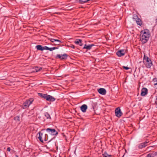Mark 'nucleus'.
Wrapping results in <instances>:
<instances>
[{
    "mask_svg": "<svg viewBox=\"0 0 157 157\" xmlns=\"http://www.w3.org/2000/svg\"><path fill=\"white\" fill-rule=\"evenodd\" d=\"M140 40L143 43H145L148 40L150 34L148 30L145 29L141 31L140 34Z\"/></svg>",
    "mask_w": 157,
    "mask_h": 157,
    "instance_id": "obj_1",
    "label": "nucleus"
},
{
    "mask_svg": "<svg viewBox=\"0 0 157 157\" xmlns=\"http://www.w3.org/2000/svg\"><path fill=\"white\" fill-rule=\"evenodd\" d=\"M143 62L147 68H150L152 64L151 59L148 57L146 56L145 55L144 56Z\"/></svg>",
    "mask_w": 157,
    "mask_h": 157,
    "instance_id": "obj_2",
    "label": "nucleus"
},
{
    "mask_svg": "<svg viewBox=\"0 0 157 157\" xmlns=\"http://www.w3.org/2000/svg\"><path fill=\"white\" fill-rule=\"evenodd\" d=\"M38 133L39 136L38 137V138L41 142L43 143L44 140L45 141L48 140V139L46 137V136H48V135L47 134H44L40 132H39Z\"/></svg>",
    "mask_w": 157,
    "mask_h": 157,
    "instance_id": "obj_3",
    "label": "nucleus"
},
{
    "mask_svg": "<svg viewBox=\"0 0 157 157\" xmlns=\"http://www.w3.org/2000/svg\"><path fill=\"white\" fill-rule=\"evenodd\" d=\"M33 101V98H30L28 100H26L23 104L22 107L23 109H26L28 107L29 105H31Z\"/></svg>",
    "mask_w": 157,
    "mask_h": 157,
    "instance_id": "obj_4",
    "label": "nucleus"
},
{
    "mask_svg": "<svg viewBox=\"0 0 157 157\" xmlns=\"http://www.w3.org/2000/svg\"><path fill=\"white\" fill-rule=\"evenodd\" d=\"M47 132L52 135H56L58 134V132L55 129L48 128L46 129Z\"/></svg>",
    "mask_w": 157,
    "mask_h": 157,
    "instance_id": "obj_5",
    "label": "nucleus"
},
{
    "mask_svg": "<svg viewBox=\"0 0 157 157\" xmlns=\"http://www.w3.org/2000/svg\"><path fill=\"white\" fill-rule=\"evenodd\" d=\"M50 41L52 43V45H59L61 43V41L57 39H54L51 38L49 39Z\"/></svg>",
    "mask_w": 157,
    "mask_h": 157,
    "instance_id": "obj_6",
    "label": "nucleus"
},
{
    "mask_svg": "<svg viewBox=\"0 0 157 157\" xmlns=\"http://www.w3.org/2000/svg\"><path fill=\"white\" fill-rule=\"evenodd\" d=\"M133 19L136 22V23L139 25L141 26L142 25V22L141 20L138 18L137 15H134L133 16Z\"/></svg>",
    "mask_w": 157,
    "mask_h": 157,
    "instance_id": "obj_7",
    "label": "nucleus"
},
{
    "mask_svg": "<svg viewBox=\"0 0 157 157\" xmlns=\"http://www.w3.org/2000/svg\"><path fill=\"white\" fill-rule=\"evenodd\" d=\"M68 56V55L66 54H64L63 55L57 54L56 58L60 59L61 60L66 59Z\"/></svg>",
    "mask_w": 157,
    "mask_h": 157,
    "instance_id": "obj_8",
    "label": "nucleus"
},
{
    "mask_svg": "<svg viewBox=\"0 0 157 157\" xmlns=\"http://www.w3.org/2000/svg\"><path fill=\"white\" fill-rule=\"evenodd\" d=\"M115 113L116 116L119 117H121L122 115V113L119 107H118L115 110Z\"/></svg>",
    "mask_w": 157,
    "mask_h": 157,
    "instance_id": "obj_9",
    "label": "nucleus"
},
{
    "mask_svg": "<svg viewBox=\"0 0 157 157\" xmlns=\"http://www.w3.org/2000/svg\"><path fill=\"white\" fill-rule=\"evenodd\" d=\"M125 52L124 50H120L117 52L116 54L118 56L121 57L124 56Z\"/></svg>",
    "mask_w": 157,
    "mask_h": 157,
    "instance_id": "obj_10",
    "label": "nucleus"
},
{
    "mask_svg": "<svg viewBox=\"0 0 157 157\" xmlns=\"http://www.w3.org/2000/svg\"><path fill=\"white\" fill-rule=\"evenodd\" d=\"M148 141H146L144 143H141L138 146V147L139 149H142L144 147H145L147 145V144L148 143Z\"/></svg>",
    "mask_w": 157,
    "mask_h": 157,
    "instance_id": "obj_11",
    "label": "nucleus"
},
{
    "mask_svg": "<svg viewBox=\"0 0 157 157\" xmlns=\"http://www.w3.org/2000/svg\"><path fill=\"white\" fill-rule=\"evenodd\" d=\"M98 91L100 94L102 95H105L106 93V90L104 88H100L98 89Z\"/></svg>",
    "mask_w": 157,
    "mask_h": 157,
    "instance_id": "obj_12",
    "label": "nucleus"
},
{
    "mask_svg": "<svg viewBox=\"0 0 157 157\" xmlns=\"http://www.w3.org/2000/svg\"><path fill=\"white\" fill-rule=\"evenodd\" d=\"M147 93V89L146 88H143L141 90V95L142 96H144Z\"/></svg>",
    "mask_w": 157,
    "mask_h": 157,
    "instance_id": "obj_13",
    "label": "nucleus"
},
{
    "mask_svg": "<svg viewBox=\"0 0 157 157\" xmlns=\"http://www.w3.org/2000/svg\"><path fill=\"white\" fill-rule=\"evenodd\" d=\"M87 106L86 105L84 104L82 105L81 107V109L83 112H85L87 109Z\"/></svg>",
    "mask_w": 157,
    "mask_h": 157,
    "instance_id": "obj_14",
    "label": "nucleus"
},
{
    "mask_svg": "<svg viewBox=\"0 0 157 157\" xmlns=\"http://www.w3.org/2000/svg\"><path fill=\"white\" fill-rule=\"evenodd\" d=\"M46 100L49 101H55V98L52 96L48 95Z\"/></svg>",
    "mask_w": 157,
    "mask_h": 157,
    "instance_id": "obj_15",
    "label": "nucleus"
},
{
    "mask_svg": "<svg viewBox=\"0 0 157 157\" xmlns=\"http://www.w3.org/2000/svg\"><path fill=\"white\" fill-rule=\"evenodd\" d=\"M94 45V44H91L88 45L85 44L84 45V47L83 48V49L86 48L88 50H90L91 48Z\"/></svg>",
    "mask_w": 157,
    "mask_h": 157,
    "instance_id": "obj_16",
    "label": "nucleus"
},
{
    "mask_svg": "<svg viewBox=\"0 0 157 157\" xmlns=\"http://www.w3.org/2000/svg\"><path fill=\"white\" fill-rule=\"evenodd\" d=\"M38 95L42 98H43L44 99L47 100V98L48 95L47 94H44L42 93H39L38 94Z\"/></svg>",
    "mask_w": 157,
    "mask_h": 157,
    "instance_id": "obj_17",
    "label": "nucleus"
},
{
    "mask_svg": "<svg viewBox=\"0 0 157 157\" xmlns=\"http://www.w3.org/2000/svg\"><path fill=\"white\" fill-rule=\"evenodd\" d=\"M36 48L38 50L42 51L43 50V47H42L41 45H37L36 46Z\"/></svg>",
    "mask_w": 157,
    "mask_h": 157,
    "instance_id": "obj_18",
    "label": "nucleus"
},
{
    "mask_svg": "<svg viewBox=\"0 0 157 157\" xmlns=\"http://www.w3.org/2000/svg\"><path fill=\"white\" fill-rule=\"evenodd\" d=\"M153 81L154 82L155 87L157 89V78H154L153 79Z\"/></svg>",
    "mask_w": 157,
    "mask_h": 157,
    "instance_id": "obj_19",
    "label": "nucleus"
},
{
    "mask_svg": "<svg viewBox=\"0 0 157 157\" xmlns=\"http://www.w3.org/2000/svg\"><path fill=\"white\" fill-rule=\"evenodd\" d=\"M103 157H111L112 155H109L107 154L106 152H105L102 154Z\"/></svg>",
    "mask_w": 157,
    "mask_h": 157,
    "instance_id": "obj_20",
    "label": "nucleus"
},
{
    "mask_svg": "<svg viewBox=\"0 0 157 157\" xmlns=\"http://www.w3.org/2000/svg\"><path fill=\"white\" fill-rule=\"evenodd\" d=\"M44 115L47 119H51L50 115L47 112H46L44 113Z\"/></svg>",
    "mask_w": 157,
    "mask_h": 157,
    "instance_id": "obj_21",
    "label": "nucleus"
},
{
    "mask_svg": "<svg viewBox=\"0 0 157 157\" xmlns=\"http://www.w3.org/2000/svg\"><path fill=\"white\" fill-rule=\"evenodd\" d=\"M81 41H82V40L81 39H77L75 41V43L76 44H79V43L81 42Z\"/></svg>",
    "mask_w": 157,
    "mask_h": 157,
    "instance_id": "obj_22",
    "label": "nucleus"
},
{
    "mask_svg": "<svg viewBox=\"0 0 157 157\" xmlns=\"http://www.w3.org/2000/svg\"><path fill=\"white\" fill-rule=\"evenodd\" d=\"M42 69V68L41 67H36L35 68V70L36 72H38L40 71Z\"/></svg>",
    "mask_w": 157,
    "mask_h": 157,
    "instance_id": "obj_23",
    "label": "nucleus"
},
{
    "mask_svg": "<svg viewBox=\"0 0 157 157\" xmlns=\"http://www.w3.org/2000/svg\"><path fill=\"white\" fill-rule=\"evenodd\" d=\"M58 49V48L56 47H54L50 48H49V50L51 51H53L54 50H55L56 49Z\"/></svg>",
    "mask_w": 157,
    "mask_h": 157,
    "instance_id": "obj_24",
    "label": "nucleus"
},
{
    "mask_svg": "<svg viewBox=\"0 0 157 157\" xmlns=\"http://www.w3.org/2000/svg\"><path fill=\"white\" fill-rule=\"evenodd\" d=\"M146 157H154V155L151 153H149Z\"/></svg>",
    "mask_w": 157,
    "mask_h": 157,
    "instance_id": "obj_25",
    "label": "nucleus"
},
{
    "mask_svg": "<svg viewBox=\"0 0 157 157\" xmlns=\"http://www.w3.org/2000/svg\"><path fill=\"white\" fill-rule=\"evenodd\" d=\"M49 48L47 46H45L44 47H43V50H49Z\"/></svg>",
    "mask_w": 157,
    "mask_h": 157,
    "instance_id": "obj_26",
    "label": "nucleus"
},
{
    "mask_svg": "<svg viewBox=\"0 0 157 157\" xmlns=\"http://www.w3.org/2000/svg\"><path fill=\"white\" fill-rule=\"evenodd\" d=\"M14 119L15 120H18V121H19L20 120V118L19 117L17 116L14 118Z\"/></svg>",
    "mask_w": 157,
    "mask_h": 157,
    "instance_id": "obj_27",
    "label": "nucleus"
},
{
    "mask_svg": "<svg viewBox=\"0 0 157 157\" xmlns=\"http://www.w3.org/2000/svg\"><path fill=\"white\" fill-rule=\"evenodd\" d=\"M122 68H123L125 69L126 70H128V69H129V68L128 67H125V66H123L122 67Z\"/></svg>",
    "mask_w": 157,
    "mask_h": 157,
    "instance_id": "obj_28",
    "label": "nucleus"
},
{
    "mask_svg": "<svg viewBox=\"0 0 157 157\" xmlns=\"http://www.w3.org/2000/svg\"><path fill=\"white\" fill-rule=\"evenodd\" d=\"M151 154L154 155V157L155 156L157 155V152H153L152 153H151Z\"/></svg>",
    "mask_w": 157,
    "mask_h": 157,
    "instance_id": "obj_29",
    "label": "nucleus"
},
{
    "mask_svg": "<svg viewBox=\"0 0 157 157\" xmlns=\"http://www.w3.org/2000/svg\"><path fill=\"white\" fill-rule=\"evenodd\" d=\"M70 47L72 48H74L75 47V46L72 44H71Z\"/></svg>",
    "mask_w": 157,
    "mask_h": 157,
    "instance_id": "obj_30",
    "label": "nucleus"
},
{
    "mask_svg": "<svg viewBox=\"0 0 157 157\" xmlns=\"http://www.w3.org/2000/svg\"><path fill=\"white\" fill-rule=\"evenodd\" d=\"M155 103L156 104V106L157 108V98L155 99Z\"/></svg>",
    "mask_w": 157,
    "mask_h": 157,
    "instance_id": "obj_31",
    "label": "nucleus"
},
{
    "mask_svg": "<svg viewBox=\"0 0 157 157\" xmlns=\"http://www.w3.org/2000/svg\"><path fill=\"white\" fill-rule=\"evenodd\" d=\"M82 41L80 43H79V44H78V45H79L80 46H82L83 45V44H82Z\"/></svg>",
    "mask_w": 157,
    "mask_h": 157,
    "instance_id": "obj_32",
    "label": "nucleus"
},
{
    "mask_svg": "<svg viewBox=\"0 0 157 157\" xmlns=\"http://www.w3.org/2000/svg\"><path fill=\"white\" fill-rule=\"evenodd\" d=\"M10 150H11V149L10 147H8L7 148V150L8 151H10Z\"/></svg>",
    "mask_w": 157,
    "mask_h": 157,
    "instance_id": "obj_33",
    "label": "nucleus"
},
{
    "mask_svg": "<svg viewBox=\"0 0 157 157\" xmlns=\"http://www.w3.org/2000/svg\"><path fill=\"white\" fill-rule=\"evenodd\" d=\"M92 108H93V109L94 110V106H93V105H92Z\"/></svg>",
    "mask_w": 157,
    "mask_h": 157,
    "instance_id": "obj_34",
    "label": "nucleus"
},
{
    "mask_svg": "<svg viewBox=\"0 0 157 157\" xmlns=\"http://www.w3.org/2000/svg\"><path fill=\"white\" fill-rule=\"evenodd\" d=\"M56 13L57 14H58L59 13Z\"/></svg>",
    "mask_w": 157,
    "mask_h": 157,
    "instance_id": "obj_35",
    "label": "nucleus"
},
{
    "mask_svg": "<svg viewBox=\"0 0 157 157\" xmlns=\"http://www.w3.org/2000/svg\"><path fill=\"white\" fill-rule=\"evenodd\" d=\"M16 156H17V157H18V156H17V155H16Z\"/></svg>",
    "mask_w": 157,
    "mask_h": 157,
    "instance_id": "obj_36",
    "label": "nucleus"
}]
</instances>
